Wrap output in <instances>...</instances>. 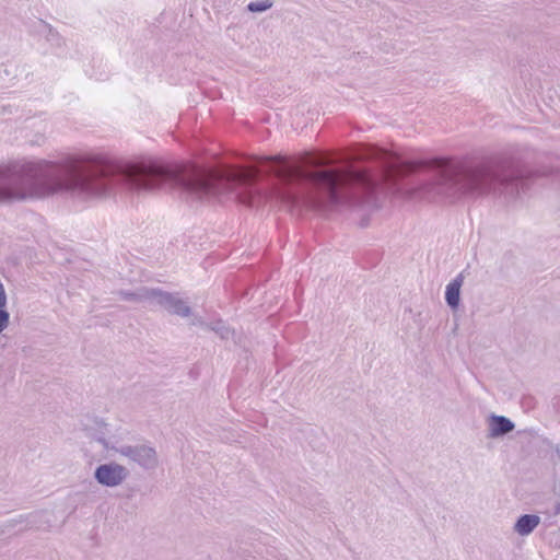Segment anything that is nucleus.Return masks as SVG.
<instances>
[{
	"label": "nucleus",
	"mask_w": 560,
	"mask_h": 560,
	"mask_svg": "<svg viewBox=\"0 0 560 560\" xmlns=\"http://www.w3.org/2000/svg\"><path fill=\"white\" fill-rule=\"evenodd\" d=\"M55 192V162H16L0 166V201L44 198Z\"/></svg>",
	"instance_id": "1"
},
{
	"label": "nucleus",
	"mask_w": 560,
	"mask_h": 560,
	"mask_svg": "<svg viewBox=\"0 0 560 560\" xmlns=\"http://www.w3.org/2000/svg\"><path fill=\"white\" fill-rule=\"evenodd\" d=\"M93 439L102 444L106 450H114L116 453L136 464L141 469L150 471L159 467L160 460L155 447L149 443L122 444L120 446H109L105 438V432L101 431Z\"/></svg>",
	"instance_id": "2"
},
{
	"label": "nucleus",
	"mask_w": 560,
	"mask_h": 560,
	"mask_svg": "<svg viewBox=\"0 0 560 560\" xmlns=\"http://www.w3.org/2000/svg\"><path fill=\"white\" fill-rule=\"evenodd\" d=\"M129 476V470L115 462L98 465L94 470V479L102 486L114 488L121 485Z\"/></svg>",
	"instance_id": "3"
},
{
	"label": "nucleus",
	"mask_w": 560,
	"mask_h": 560,
	"mask_svg": "<svg viewBox=\"0 0 560 560\" xmlns=\"http://www.w3.org/2000/svg\"><path fill=\"white\" fill-rule=\"evenodd\" d=\"M154 303L163 307L172 315L179 317H190L192 315L191 307L178 294L156 289Z\"/></svg>",
	"instance_id": "4"
},
{
	"label": "nucleus",
	"mask_w": 560,
	"mask_h": 560,
	"mask_svg": "<svg viewBox=\"0 0 560 560\" xmlns=\"http://www.w3.org/2000/svg\"><path fill=\"white\" fill-rule=\"evenodd\" d=\"M155 292H156V289L140 287L133 291L119 290V291H117L116 294L122 301L132 302V303H142L145 301L154 302Z\"/></svg>",
	"instance_id": "5"
},
{
	"label": "nucleus",
	"mask_w": 560,
	"mask_h": 560,
	"mask_svg": "<svg viewBox=\"0 0 560 560\" xmlns=\"http://www.w3.org/2000/svg\"><path fill=\"white\" fill-rule=\"evenodd\" d=\"M45 516H46V512H44V511L34 512V513H30L26 515H20L18 518H12V520L8 521V526L14 527L18 524L25 523L26 527H28V528L40 529V528H44V524L48 523V521H45V522L43 521V518Z\"/></svg>",
	"instance_id": "6"
},
{
	"label": "nucleus",
	"mask_w": 560,
	"mask_h": 560,
	"mask_svg": "<svg viewBox=\"0 0 560 560\" xmlns=\"http://www.w3.org/2000/svg\"><path fill=\"white\" fill-rule=\"evenodd\" d=\"M420 163L418 162H409L400 158L393 159L387 150V177L389 176V172L405 174L416 171Z\"/></svg>",
	"instance_id": "7"
},
{
	"label": "nucleus",
	"mask_w": 560,
	"mask_h": 560,
	"mask_svg": "<svg viewBox=\"0 0 560 560\" xmlns=\"http://www.w3.org/2000/svg\"><path fill=\"white\" fill-rule=\"evenodd\" d=\"M191 325H199L206 329L212 330L220 336L221 339H229L233 331L222 320H218L213 324L205 323L200 317L194 316L190 320Z\"/></svg>",
	"instance_id": "8"
},
{
	"label": "nucleus",
	"mask_w": 560,
	"mask_h": 560,
	"mask_svg": "<svg viewBox=\"0 0 560 560\" xmlns=\"http://www.w3.org/2000/svg\"><path fill=\"white\" fill-rule=\"evenodd\" d=\"M463 284V276L458 275L447 287L445 292V299L447 304L456 308L459 303V291Z\"/></svg>",
	"instance_id": "9"
},
{
	"label": "nucleus",
	"mask_w": 560,
	"mask_h": 560,
	"mask_svg": "<svg viewBox=\"0 0 560 560\" xmlns=\"http://www.w3.org/2000/svg\"><path fill=\"white\" fill-rule=\"evenodd\" d=\"M539 521V517L536 515H523L517 521L515 530L522 536L528 535L535 527H537Z\"/></svg>",
	"instance_id": "10"
},
{
	"label": "nucleus",
	"mask_w": 560,
	"mask_h": 560,
	"mask_svg": "<svg viewBox=\"0 0 560 560\" xmlns=\"http://www.w3.org/2000/svg\"><path fill=\"white\" fill-rule=\"evenodd\" d=\"M514 428L513 423L502 417V416H494L491 419V433L492 435H501L504 433H508L512 431Z\"/></svg>",
	"instance_id": "11"
},
{
	"label": "nucleus",
	"mask_w": 560,
	"mask_h": 560,
	"mask_svg": "<svg viewBox=\"0 0 560 560\" xmlns=\"http://www.w3.org/2000/svg\"><path fill=\"white\" fill-rule=\"evenodd\" d=\"M432 163L438 167L442 168V175L444 177H451L453 175L455 166L453 165L452 162L446 160H434L432 161Z\"/></svg>",
	"instance_id": "12"
},
{
	"label": "nucleus",
	"mask_w": 560,
	"mask_h": 560,
	"mask_svg": "<svg viewBox=\"0 0 560 560\" xmlns=\"http://www.w3.org/2000/svg\"><path fill=\"white\" fill-rule=\"evenodd\" d=\"M271 7H272V2H270L269 0H265V1L249 2L247 5V9H248V11L256 13V12H265L268 9H270Z\"/></svg>",
	"instance_id": "13"
},
{
	"label": "nucleus",
	"mask_w": 560,
	"mask_h": 560,
	"mask_svg": "<svg viewBox=\"0 0 560 560\" xmlns=\"http://www.w3.org/2000/svg\"><path fill=\"white\" fill-rule=\"evenodd\" d=\"M10 322V314L5 306H0V334L8 327Z\"/></svg>",
	"instance_id": "14"
},
{
	"label": "nucleus",
	"mask_w": 560,
	"mask_h": 560,
	"mask_svg": "<svg viewBox=\"0 0 560 560\" xmlns=\"http://www.w3.org/2000/svg\"><path fill=\"white\" fill-rule=\"evenodd\" d=\"M48 28L47 39L49 42H57L59 39V34L48 24H45Z\"/></svg>",
	"instance_id": "15"
},
{
	"label": "nucleus",
	"mask_w": 560,
	"mask_h": 560,
	"mask_svg": "<svg viewBox=\"0 0 560 560\" xmlns=\"http://www.w3.org/2000/svg\"><path fill=\"white\" fill-rule=\"evenodd\" d=\"M7 305V294L3 288L2 282L0 281V306Z\"/></svg>",
	"instance_id": "16"
},
{
	"label": "nucleus",
	"mask_w": 560,
	"mask_h": 560,
	"mask_svg": "<svg viewBox=\"0 0 560 560\" xmlns=\"http://www.w3.org/2000/svg\"><path fill=\"white\" fill-rule=\"evenodd\" d=\"M96 424L100 425V428H106V423L103 420H96Z\"/></svg>",
	"instance_id": "17"
},
{
	"label": "nucleus",
	"mask_w": 560,
	"mask_h": 560,
	"mask_svg": "<svg viewBox=\"0 0 560 560\" xmlns=\"http://www.w3.org/2000/svg\"><path fill=\"white\" fill-rule=\"evenodd\" d=\"M366 225H368V223L365 222V220H362L361 221V226H366Z\"/></svg>",
	"instance_id": "18"
},
{
	"label": "nucleus",
	"mask_w": 560,
	"mask_h": 560,
	"mask_svg": "<svg viewBox=\"0 0 560 560\" xmlns=\"http://www.w3.org/2000/svg\"><path fill=\"white\" fill-rule=\"evenodd\" d=\"M3 533H4V530L0 528V535L3 534Z\"/></svg>",
	"instance_id": "19"
}]
</instances>
